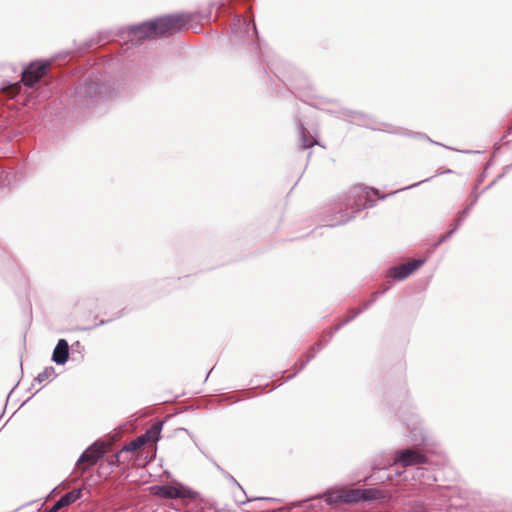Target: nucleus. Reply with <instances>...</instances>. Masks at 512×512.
Wrapping results in <instances>:
<instances>
[{
    "label": "nucleus",
    "instance_id": "1",
    "mask_svg": "<svg viewBox=\"0 0 512 512\" xmlns=\"http://www.w3.org/2000/svg\"><path fill=\"white\" fill-rule=\"evenodd\" d=\"M190 21L187 14H175L159 17L128 28L130 41L170 36L181 31Z\"/></svg>",
    "mask_w": 512,
    "mask_h": 512
},
{
    "label": "nucleus",
    "instance_id": "2",
    "mask_svg": "<svg viewBox=\"0 0 512 512\" xmlns=\"http://www.w3.org/2000/svg\"><path fill=\"white\" fill-rule=\"evenodd\" d=\"M50 62H32L23 71L20 82L9 83L2 89L10 96H16L21 90V83L27 87H33L48 71Z\"/></svg>",
    "mask_w": 512,
    "mask_h": 512
},
{
    "label": "nucleus",
    "instance_id": "3",
    "mask_svg": "<svg viewBox=\"0 0 512 512\" xmlns=\"http://www.w3.org/2000/svg\"><path fill=\"white\" fill-rule=\"evenodd\" d=\"M105 451L106 445L104 442H94L81 454L76 463V469L81 474L85 473L89 468L94 466L104 456Z\"/></svg>",
    "mask_w": 512,
    "mask_h": 512
},
{
    "label": "nucleus",
    "instance_id": "4",
    "mask_svg": "<svg viewBox=\"0 0 512 512\" xmlns=\"http://www.w3.org/2000/svg\"><path fill=\"white\" fill-rule=\"evenodd\" d=\"M342 503L353 504L362 501L376 500L381 492L376 488L341 490Z\"/></svg>",
    "mask_w": 512,
    "mask_h": 512
},
{
    "label": "nucleus",
    "instance_id": "5",
    "mask_svg": "<svg viewBox=\"0 0 512 512\" xmlns=\"http://www.w3.org/2000/svg\"><path fill=\"white\" fill-rule=\"evenodd\" d=\"M350 192L354 198V203L351 206L353 212H359L362 208L373 206V201L370 200V194H378L377 190L362 186H355Z\"/></svg>",
    "mask_w": 512,
    "mask_h": 512
},
{
    "label": "nucleus",
    "instance_id": "6",
    "mask_svg": "<svg viewBox=\"0 0 512 512\" xmlns=\"http://www.w3.org/2000/svg\"><path fill=\"white\" fill-rule=\"evenodd\" d=\"M427 462L425 455L414 449H404L396 452L393 464H401L403 467L421 465Z\"/></svg>",
    "mask_w": 512,
    "mask_h": 512
},
{
    "label": "nucleus",
    "instance_id": "7",
    "mask_svg": "<svg viewBox=\"0 0 512 512\" xmlns=\"http://www.w3.org/2000/svg\"><path fill=\"white\" fill-rule=\"evenodd\" d=\"M424 263L423 259H415L410 262L389 269V275L396 280H403L412 274Z\"/></svg>",
    "mask_w": 512,
    "mask_h": 512
},
{
    "label": "nucleus",
    "instance_id": "8",
    "mask_svg": "<svg viewBox=\"0 0 512 512\" xmlns=\"http://www.w3.org/2000/svg\"><path fill=\"white\" fill-rule=\"evenodd\" d=\"M69 357V345L65 339H60L53 351L52 360L59 365L67 362Z\"/></svg>",
    "mask_w": 512,
    "mask_h": 512
},
{
    "label": "nucleus",
    "instance_id": "9",
    "mask_svg": "<svg viewBox=\"0 0 512 512\" xmlns=\"http://www.w3.org/2000/svg\"><path fill=\"white\" fill-rule=\"evenodd\" d=\"M155 488L157 490L156 494L164 498L174 499L185 497L180 488L171 485L156 486Z\"/></svg>",
    "mask_w": 512,
    "mask_h": 512
},
{
    "label": "nucleus",
    "instance_id": "10",
    "mask_svg": "<svg viewBox=\"0 0 512 512\" xmlns=\"http://www.w3.org/2000/svg\"><path fill=\"white\" fill-rule=\"evenodd\" d=\"M476 199L469 205L467 206L459 215L457 221H456V224L454 225V227L447 233L445 234L444 236H442L439 240V242H443L445 241L446 239H448L457 229L458 227L461 225V223L467 218V216L469 215V212L471 210V207L474 205Z\"/></svg>",
    "mask_w": 512,
    "mask_h": 512
},
{
    "label": "nucleus",
    "instance_id": "11",
    "mask_svg": "<svg viewBox=\"0 0 512 512\" xmlns=\"http://www.w3.org/2000/svg\"><path fill=\"white\" fill-rule=\"evenodd\" d=\"M298 130H299V134H300L302 148H304V149L310 148V147L314 146L315 144H317V141H316V139H314V137L307 135V130L304 127L302 122L298 123Z\"/></svg>",
    "mask_w": 512,
    "mask_h": 512
},
{
    "label": "nucleus",
    "instance_id": "12",
    "mask_svg": "<svg viewBox=\"0 0 512 512\" xmlns=\"http://www.w3.org/2000/svg\"><path fill=\"white\" fill-rule=\"evenodd\" d=\"M81 494V489H73L59 498L60 504H62L63 507L69 506L80 499Z\"/></svg>",
    "mask_w": 512,
    "mask_h": 512
},
{
    "label": "nucleus",
    "instance_id": "13",
    "mask_svg": "<svg viewBox=\"0 0 512 512\" xmlns=\"http://www.w3.org/2000/svg\"><path fill=\"white\" fill-rule=\"evenodd\" d=\"M161 430H162V423H155L154 425H152L151 428L149 430H147V432L143 435V436H146V442L147 441L156 442L160 437Z\"/></svg>",
    "mask_w": 512,
    "mask_h": 512
},
{
    "label": "nucleus",
    "instance_id": "14",
    "mask_svg": "<svg viewBox=\"0 0 512 512\" xmlns=\"http://www.w3.org/2000/svg\"><path fill=\"white\" fill-rule=\"evenodd\" d=\"M325 502L328 505H335L338 503H342V494L341 491H333V492H326L324 494Z\"/></svg>",
    "mask_w": 512,
    "mask_h": 512
},
{
    "label": "nucleus",
    "instance_id": "15",
    "mask_svg": "<svg viewBox=\"0 0 512 512\" xmlns=\"http://www.w3.org/2000/svg\"><path fill=\"white\" fill-rule=\"evenodd\" d=\"M146 443V436H139L135 440L131 441L127 446H125L126 451H137Z\"/></svg>",
    "mask_w": 512,
    "mask_h": 512
},
{
    "label": "nucleus",
    "instance_id": "16",
    "mask_svg": "<svg viewBox=\"0 0 512 512\" xmlns=\"http://www.w3.org/2000/svg\"><path fill=\"white\" fill-rule=\"evenodd\" d=\"M52 374H54L53 367L45 368L41 373L37 375L35 380L39 383H42L43 381L47 380Z\"/></svg>",
    "mask_w": 512,
    "mask_h": 512
},
{
    "label": "nucleus",
    "instance_id": "17",
    "mask_svg": "<svg viewBox=\"0 0 512 512\" xmlns=\"http://www.w3.org/2000/svg\"><path fill=\"white\" fill-rule=\"evenodd\" d=\"M362 310H351V315L348 316L344 321H342L339 325L335 327V330H338L341 326L347 324L351 320H353Z\"/></svg>",
    "mask_w": 512,
    "mask_h": 512
},
{
    "label": "nucleus",
    "instance_id": "18",
    "mask_svg": "<svg viewBox=\"0 0 512 512\" xmlns=\"http://www.w3.org/2000/svg\"><path fill=\"white\" fill-rule=\"evenodd\" d=\"M351 121L355 122V123H357L359 125L366 124V121L364 119V115H362L361 113H357V112L353 113V115L351 116Z\"/></svg>",
    "mask_w": 512,
    "mask_h": 512
},
{
    "label": "nucleus",
    "instance_id": "19",
    "mask_svg": "<svg viewBox=\"0 0 512 512\" xmlns=\"http://www.w3.org/2000/svg\"><path fill=\"white\" fill-rule=\"evenodd\" d=\"M63 506L60 504L59 499L53 504V506L50 508L47 512H57L58 510L62 509Z\"/></svg>",
    "mask_w": 512,
    "mask_h": 512
},
{
    "label": "nucleus",
    "instance_id": "20",
    "mask_svg": "<svg viewBox=\"0 0 512 512\" xmlns=\"http://www.w3.org/2000/svg\"><path fill=\"white\" fill-rule=\"evenodd\" d=\"M314 355H315V353H314V352H313V353H311V354L307 357L306 361H304V362L300 365V367L298 368L297 372H298V371H300V370H302V369L304 368V366H305V365L310 361V359H312V358L314 357Z\"/></svg>",
    "mask_w": 512,
    "mask_h": 512
},
{
    "label": "nucleus",
    "instance_id": "21",
    "mask_svg": "<svg viewBox=\"0 0 512 512\" xmlns=\"http://www.w3.org/2000/svg\"><path fill=\"white\" fill-rule=\"evenodd\" d=\"M349 220V218H344L343 216H341V218L339 220H337V222L334 224V225H337V224H344L346 223L347 221Z\"/></svg>",
    "mask_w": 512,
    "mask_h": 512
},
{
    "label": "nucleus",
    "instance_id": "22",
    "mask_svg": "<svg viewBox=\"0 0 512 512\" xmlns=\"http://www.w3.org/2000/svg\"><path fill=\"white\" fill-rule=\"evenodd\" d=\"M392 463L390 461H387V463L384 465V466H380V465H377V466H373L374 469H382V468H385L386 466H391Z\"/></svg>",
    "mask_w": 512,
    "mask_h": 512
},
{
    "label": "nucleus",
    "instance_id": "23",
    "mask_svg": "<svg viewBox=\"0 0 512 512\" xmlns=\"http://www.w3.org/2000/svg\"><path fill=\"white\" fill-rule=\"evenodd\" d=\"M428 180H429V179H425V180L420 181V182H418V183L412 184V185H410V186L406 187L405 189H409V188L416 187V186L420 185L421 183L426 182V181H428Z\"/></svg>",
    "mask_w": 512,
    "mask_h": 512
},
{
    "label": "nucleus",
    "instance_id": "24",
    "mask_svg": "<svg viewBox=\"0 0 512 512\" xmlns=\"http://www.w3.org/2000/svg\"><path fill=\"white\" fill-rule=\"evenodd\" d=\"M422 470H423L422 468H417V472H418V474H419V475H421V476H422V474H423V471H422Z\"/></svg>",
    "mask_w": 512,
    "mask_h": 512
},
{
    "label": "nucleus",
    "instance_id": "25",
    "mask_svg": "<svg viewBox=\"0 0 512 512\" xmlns=\"http://www.w3.org/2000/svg\"><path fill=\"white\" fill-rule=\"evenodd\" d=\"M253 30H254V32H255V33L257 32V31H256V25H255V23H253Z\"/></svg>",
    "mask_w": 512,
    "mask_h": 512
},
{
    "label": "nucleus",
    "instance_id": "26",
    "mask_svg": "<svg viewBox=\"0 0 512 512\" xmlns=\"http://www.w3.org/2000/svg\"><path fill=\"white\" fill-rule=\"evenodd\" d=\"M401 190H402V189H400V190H395V191H393V194H396V193H398V191H401Z\"/></svg>",
    "mask_w": 512,
    "mask_h": 512
},
{
    "label": "nucleus",
    "instance_id": "27",
    "mask_svg": "<svg viewBox=\"0 0 512 512\" xmlns=\"http://www.w3.org/2000/svg\"><path fill=\"white\" fill-rule=\"evenodd\" d=\"M401 190H402V189H400V190H395V191H393V194H396V193H398V191H401Z\"/></svg>",
    "mask_w": 512,
    "mask_h": 512
}]
</instances>
